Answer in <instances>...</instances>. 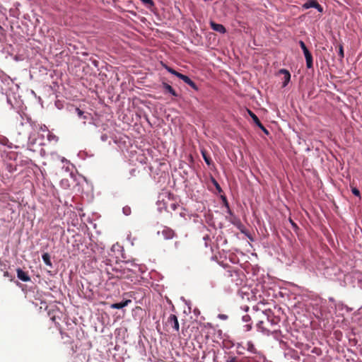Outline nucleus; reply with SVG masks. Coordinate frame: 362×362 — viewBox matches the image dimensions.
Listing matches in <instances>:
<instances>
[{
    "label": "nucleus",
    "mask_w": 362,
    "mask_h": 362,
    "mask_svg": "<svg viewBox=\"0 0 362 362\" xmlns=\"http://www.w3.org/2000/svg\"><path fill=\"white\" fill-rule=\"evenodd\" d=\"M165 326L168 332H179V322L175 315L170 314L165 322Z\"/></svg>",
    "instance_id": "f257e3e1"
},
{
    "label": "nucleus",
    "mask_w": 362,
    "mask_h": 362,
    "mask_svg": "<svg viewBox=\"0 0 362 362\" xmlns=\"http://www.w3.org/2000/svg\"><path fill=\"white\" fill-rule=\"evenodd\" d=\"M302 8L308 9L310 8H316L320 13L323 12V7L317 2V0H307L303 5Z\"/></svg>",
    "instance_id": "f03ea898"
},
{
    "label": "nucleus",
    "mask_w": 362,
    "mask_h": 362,
    "mask_svg": "<svg viewBox=\"0 0 362 362\" xmlns=\"http://www.w3.org/2000/svg\"><path fill=\"white\" fill-rule=\"evenodd\" d=\"M248 113L250 116L252 117L254 122L256 124V125H257L266 134H269L268 130L263 126L257 116L254 112L249 110Z\"/></svg>",
    "instance_id": "7ed1b4c3"
},
{
    "label": "nucleus",
    "mask_w": 362,
    "mask_h": 362,
    "mask_svg": "<svg viewBox=\"0 0 362 362\" xmlns=\"http://www.w3.org/2000/svg\"><path fill=\"white\" fill-rule=\"evenodd\" d=\"M17 276L19 279L24 282H28L30 281V278L27 272L23 271L21 268H18L16 269Z\"/></svg>",
    "instance_id": "20e7f679"
},
{
    "label": "nucleus",
    "mask_w": 362,
    "mask_h": 362,
    "mask_svg": "<svg viewBox=\"0 0 362 362\" xmlns=\"http://www.w3.org/2000/svg\"><path fill=\"white\" fill-rule=\"evenodd\" d=\"M210 26L212 30H214L218 33L223 34L226 32V29L222 24H218L214 21H211Z\"/></svg>",
    "instance_id": "39448f33"
},
{
    "label": "nucleus",
    "mask_w": 362,
    "mask_h": 362,
    "mask_svg": "<svg viewBox=\"0 0 362 362\" xmlns=\"http://www.w3.org/2000/svg\"><path fill=\"white\" fill-rule=\"evenodd\" d=\"M179 78L182 80L185 83L188 84L193 89H194L196 90H198L197 86L187 76L184 75V74H182L181 76H179Z\"/></svg>",
    "instance_id": "423d86ee"
},
{
    "label": "nucleus",
    "mask_w": 362,
    "mask_h": 362,
    "mask_svg": "<svg viewBox=\"0 0 362 362\" xmlns=\"http://www.w3.org/2000/svg\"><path fill=\"white\" fill-rule=\"evenodd\" d=\"M279 73L284 75L282 87H286L290 81L291 74L288 70L284 69H280Z\"/></svg>",
    "instance_id": "0eeeda50"
},
{
    "label": "nucleus",
    "mask_w": 362,
    "mask_h": 362,
    "mask_svg": "<svg viewBox=\"0 0 362 362\" xmlns=\"http://www.w3.org/2000/svg\"><path fill=\"white\" fill-rule=\"evenodd\" d=\"M132 302L131 300H125L121 303H113L110 305L111 308L113 309H122L126 306H127Z\"/></svg>",
    "instance_id": "6e6552de"
},
{
    "label": "nucleus",
    "mask_w": 362,
    "mask_h": 362,
    "mask_svg": "<svg viewBox=\"0 0 362 362\" xmlns=\"http://www.w3.org/2000/svg\"><path fill=\"white\" fill-rule=\"evenodd\" d=\"M305 61H306V66L308 69L313 68V56L310 51L307 53L304 54Z\"/></svg>",
    "instance_id": "1a4fd4ad"
},
{
    "label": "nucleus",
    "mask_w": 362,
    "mask_h": 362,
    "mask_svg": "<svg viewBox=\"0 0 362 362\" xmlns=\"http://www.w3.org/2000/svg\"><path fill=\"white\" fill-rule=\"evenodd\" d=\"M162 233L166 239H172L175 236L174 230L168 228L163 229Z\"/></svg>",
    "instance_id": "9d476101"
},
{
    "label": "nucleus",
    "mask_w": 362,
    "mask_h": 362,
    "mask_svg": "<svg viewBox=\"0 0 362 362\" xmlns=\"http://www.w3.org/2000/svg\"><path fill=\"white\" fill-rule=\"evenodd\" d=\"M162 86L165 92L170 93L173 96H177V93L175 92V90L173 88V87L171 86H170L167 83H164V82L162 83Z\"/></svg>",
    "instance_id": "9b49d317"
},
{
    "label": "nucleus",
    "mask_w": 362,
    "mask_h": 362,
    "mask_svg": "<svg viewBox=\"0 0 362 362\" xmlns=\"http://www.w3.org/2000/svg\"><path fill=\"white\" fill-rule=\"evenodd\" d=\"M42 260H43L44 263L46 265L49 266V267L52 266V262H51L50 255L48 253H47V252L44 253L42 255Z\"/></svg>",
    "instance_id": "f8f14e48"
},
{
    "label": "nucleus",
    "mask_w": 362,
    "mask_h": 362,
    "mask_svg": "<svg viewBox=\"0 0 362 362\" xmlns=\"http://www.w3.org/2000/svg\"><path fill=\"white\" fill-rule=\"evenodd\" d=\"M202 155L206 163L210 165L211 164V159L205 150H202Z\"/></svg>",
    "instance_id": "ddd939ff"
},
{
    "label": "nucleus",
    "mask_w": 362,
    "mask_h": 362,
    "mask_svg": "<svg viewBox=\"0 0 362 362\" xmlns=\"http://www.w3.org/2000/svg\"><path fill=\"white\" fill-rule=\"evenodd\" d=\"M247 350L253 354H256V352H257L255 345L251 341H248L247 343Z\"/></svg>",
    "instance_id": "4468645a"
},
{
    "label": "nucleus",
    "mask_w": 362,
    "mask_h": 362,
    "mask_svg": "<svg viewBox=\"0 0 362 362\" xmlns=\"http://www.w3.org/2000/svg\"><path fill=\"white\" fill-rule=\"evenodd\" d=\"M165 69L170 74L176 76L177 78H179V76H181V73L175 71V69H173V68L168 66H165Z\"/></svg>",
    "instance_id": "2eb2a0df"
},
{
    "label": "nucleus",
    "mask_w": 362,
    "mask_h": 362,
    "mask_svg": "<svg viewBox=\"0 0 362 362\" xmlns=\"http://www.w3.org/2000/svg\"><path fill=\"white\" fill-rule=\"evenodd\" d=\"M338 55L339 57V59L341 61H342V59H344V47H343V45L341 44H340L339 45V52H338Z\"/></svg>",
    "instance_id": "dca6fc26"
},
{
    "label": "nucleus",
    "mask_w": 362,
    "mask_h": 362,
    "mask_svg": "<svg viewBox=\"0 0 362 362\" xmlns=\"http://www.w3.org/2000/svg\"><path fill=\"white\" fill-rule=\"evenodd\" d=\"M0 144L4 145V146H9L8 144H9V141L8 139L4 136H1L0 135Z\"/></svg>",
    "instance_id": "f3484780"
},
{
    "label": "nucleus",
    "mask_w": 362,
    "mask_h": 362,
    "mask_svg": "<svg viewBox=\"0 0 362 362\" xmlns=\"http://www.w3.org/2000/svg\"><path fill=\"white\" fill-rule=\"evenodd\" d=\"M299 45L301 47V49H302V50L303 52V54L307 53V52H309L308 49L307 48V47H306V45H305V44L304 43L303 41L300 40L299 41Z\"/></svg>",
    "instance_id": "a211bd4d"
},
{
    "label": "nucleus",
    "mask_w": 362,
    "mask_h": 362,
    "mask_svg": "<svg viewBox=\"0 0 362 362\" xmlns=\"http://www.w3.org/2000/svg\"><path fill=\"white\" fill-rule=\"evenodd\" d=\"M75 111H76V112L77 115H78L79 117H83V119H86V117L83 115H84V112H83V111H82L81 110H80V109H79V108H78V107H76V108L75 109Z\"/></svg>",
    "instance_id": "6ab92c4d"
},
{
    "label": "nucleus",
    "mask_w": 362,
    "mask_h": 362,
    "mask_svg": "<svg viewBox=\"0 0 362 362\" xmlns=\"http://www.w3.org/2000/svg\"><path fill=\"white\" fill-rule=\"evenodd\" d=\"M123 213L126 215V216H128L131 214V209L130 207L129 206H124L123 208Z\"/></svg>",
    "instance_id": "aec40b11"
},
{
    "label": "nucleus",
    "mask_w": 362,
    "mask_h": 362,
    "mask_svg": "<svg viewBox=\"0 0 362 362\" xmlns=\"http://www.w3.org/2000/svg\"><path fill=\"white\" fill-rule=\"evenodd\" d=\"M351 192L352 193L355 195V196H357V197H359L360 196V191L356 188V187H352L351 189Z\"/></svg>",
    "instance_id": "412c9836"
},
{
    "label": "nucleus",
    "mask_w": 362,
    "mask_h": 362,
    "mask_svg": "<svg viewBox=\"0 0 362 362\" xmlns=\"http://www.w3.org/2000/svg\"><path fill=\"white\" fill-rule=\"evenodd\" d=\"M143 3L146 4H148L150 6H153V0H141Z\"/></svg>",
    "instance_id": "4be33fe9"
},
{
    "label": "nucleus",
    "mask_w": 362,
    "mask_h": 362,
    "mask_svg": "<svg viewBox=\"0 0 362 362\" xmlns=\"http://www.w3.org/2000/svg\"><path fill=\"white\" fill-rule=\"evenodd\" d=\"M238 361V359L235 356H233V357H229L226 362H237Z\"/></svg>",
    "instance_id": "5701e85b"
},
{
    "label": "nucleus",
    "mask_w": 362,
    "mask_h": 362,
    "mask_svg": "<svg viewBox=\"0 0 362 362\" xmlns=\"http://www.w3.org/2000/svg\"><path fill=\"white\" fill-rule=\"evenodd\" d=\"M213 182L214 184V185L216 186V189L220 192L221 191V187L220 185H218V183L216 182V180L213 179Z\"/></svg>",
    "instance_id": "b1692460"
},
{
    "label": "nucleus",
    "mask_w": 362,
    "mask_h": 362,
    "mask_svg": "<svg viewBox=\"0 0 362 362\" xmlns=\"http://www.w3.org/2000/svg\"><path fill=\"white\" fill-rule=\"evenodd\" d=\"M218 318H220L221 320H227L228 319V316L226 315H224V314H219L218 315Z\"/></svg>",
    "instance_id": "393cba45"
},
{
    "label": "nucleus",
    "mask_w": 362,
    "mask_h": 362,
    "mask_svg": "<svg viewBox=\"0 0 362 362\" xmlns=\"http://www.w3.org/2000/svg\"><path fill=\"white\" fill-rule=\"evenodd\" d=\"M290 222H291V225L293 226V228H298V226H297L296 223L295 222H293V221L290 219Z\"/></svg>",
    "instance_id": "a878e982"
},
{
    "label": "nucleus",
    "mask_w": 362,
    "mask_h": 362,
    "mask_svg": "<svg viewBox=\"0 0 362 362\" xmlns=\"http://www.w3.org/2000/svg\"><path fill=\"white\" fill-rule=\"evenodd\" d=\"M4 276L6 277H11V280H12V276H10V274L8 272H5Z\"/></svg>",
    "instance_id": "bb28decb"
},
{
    "label": "nucleus",
    "mask_w": 362,
    "mask_h": 362,
    "mask_svg": "<svg viewBox=\"0 0 362 362\" xmlns=\"http://www.w3.org/2000/svg\"><path fill=\"white\" fill-rule=\"evenodd\" d=\"M171 208L175 210L176 209V205L175 204H173L171 205Z\"/></svg>",
    "instance_id": "cd10ccee"
}]
</instances>
